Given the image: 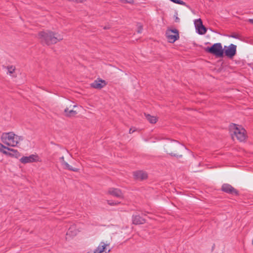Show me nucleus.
<instances>
[{
    "label": "nucleus",
    "mask_w": 253,
    "mask_h": 253,
    "mask_svg": "<svg viewBox=\"0 0 253 253\" xmlns=\"http://www.w3.org/2000/svg\"><path fill=\"white\" fill-rule=\"evenodd\" d=\"M38 37L41 41L46 44H54L63 40V37L52 32H41Z\"/></svg>",
    "instance_id": "obj_1"
},
{
    "label": "nucleus",
    "mask_w": 253,
    "mask_h": 253,
    "mask_svg": "<svg viewBox=\"0 0 253 253\" xmlns=\"http://www.w3.org/2000/svg\"><path fill=\"white\" fill-rule=\"evenodd\" d=\"M1 141L3 143L10 147L16 146L21 140V136L16 135L13 132H4L1 136Z\"/></svg>",
    "instance_id": "obj_2"
},
{
    "label": "nucleus",
    "mask_w": 253,
    "mask_h": 253,
    "mask_svg": "<svg viewBox=\"0 0 253 253\" xmlns=\"http://www.w3.org/2000/svg\"><path fill=\"white\" fill-rule=\"evenodd\" d=\"M229 130L233 139L236 138L241 142L246 140L247 138L246 131L242 126L232 124L230 126Z\"/></svg>",
    "instance_id": "obj_3"
},
{
    "label": "nucleus",
    "mask_w": 253,
    "mask_h": 253,
    "mask_svg": "<svg viewBox=\"0 0 253 253\" xmlns=\"http://www.w3.org/2000/svg\"><path fill=\"white\" fill-rule=\"evenodd\" d=\"M205 51L217 57H222L224 55V49L221 43H214L211 47H208Z\"/></svg>",
    "instance_id": "obj_4"
},
{
    "label": "nucleus",
    "mask_w": 253,
    "mask_h": 253,
    "mask_svg": "<svg viewBox=\"0 0 253 253\" xmlns=\"http://www.w3.org/2000/svg\"><path fill=\"white\" fill-rule=\"evenodd\" d=\"M0 152L9 157H17L19 153L17 150L7 147L0 143Z\"/></svg>",
    "instance_id": "obj_5"
},
{
    "label": "nucleus",
    "mask_w": 253,
    "mask_h": 253,
    "mask_svg": "<svg viewBox=\"0 0 253 253\" xmlns=\"http://www.w3.org/2000/svg\"><path fill=\"white\" fill-rule=\"evenodd\" d=\"M166 36L168 41L173 43L179 38L178 31L176 29L168 30L166 32Z\"/></svg>",
    "instance_id": "obj_6"
},
{
    "label": "nucleus",
    "mask_w": 253,
    "mask_h": 253,
    "mask_svg": "<svg viewBox=\"0 0 253 253\" xmlns=\"http://www.w3.org/2000/svg\"><path fill=\"white\" fill-rule=\"evenodd\" d=\"M22 164L31 163L33 162H40V159L37 154H32L29 156H24L20 159Z\"/></svg>",
    "instance_id": "obj_7"
},
{
    "label": "nucleus",
    "mask_w": 253,
    "mask_h": 253,
    "mask_svg": "<svg viewBox=\"0 0 253 253\" xmlns=\"http://www.w3.org/2000/svg\"><path fill=\"white\" fill-rule=\"evenodd\" d=\"M224 53L229 58H232L236 53V45L231 44L228 46H225Z\"/></svg>",
    "instance_id": "obj_8"
},
{
    "label": "nucleus",
    "mask_w": 253,
    "mask_h": 253,
    "mask_svg": "<svg viewBox=\"0 0 253 253\" xmlns=\"http://www.w3.org/2000/svg\"><path fill=\"white\" fill-rule=\"evenodd\" d=\"M109 246V243L101 242L94 251L93 253H108L110 252V249L107 250V247Z\"/></svg>",
    "instance_id": "obj_9"
},
{
    "label": "nucleus",
    "mask_w": 253,
    "mask_h": 253,
    "mask_svg": "<svg viewBox=\"0 0 253 253\" xmlns=\"http://www.w3.org/2000/svg\"><path fill=\"white\" fill-rule=\"evenodd\" d=\"M195 25L198 33L200 35H204L207 32V29L203 25L202 21L201 19H197L195 21Z\"/></svg>",
    "instance_id": "obj_10"
},
{
    "label": "nucleus",
    "mask_w": 253,
    "mask_h": 253,
    "mask_svg": "<svg viewBox=\"0 0 253 253\" xmlns=\"http://www.w3.org/2000/svg\"><path fill=\"white\" fill-rule=\"evenodd\" d=\"M106 84L107 83L105 80L98 79L90 84V86L95 89H100L106 86Z\"/></svg>",
    "instance_id": "obj_11"
},
{
    "label": "nucleus",
    "mask_w": 253,
    "mask_h": 253,
    "mask_svg": "<svg viewBox=\"0 0 253 253\" xmlns=\"http://www.w3.org/2000/svg\"><path fill=\"white\" fill-rule=\"evenodd\" d=\"M221 189L223 191L230 194H238V191L229 184H223L222 186Z\"/></svg>",
    "instance_id": "obj_12"
},
{
    "label": "nucleus",
    "mask_w": 253,
    "mask_h": 253,
    "mask_svg": "<svg viewBox=\"0 0 253 253\" xmlns=\"http://www.w3.org/2000/svg\"><path fill=\"white\" fill-rule=\"evenodd\" d=\"M108 194L118 198H123V194L122 191L117 188H110L108 191Z\"/></svg>",
    "instance_id": "obj_13"
},
{
    "label": "nucleus",
    "mask_w": 253,
    "mask_h": 253,
    "mask_svg": "<svg viewBox=\"0 0 253 253\" xmlns=\"http://www.w3.org/2000/svg\"><path fill=\"white\" fill-rule=\"evenodd\" d=\"M133 176L135 179L141 180L146 179L148 176L146 172L141 170L134 171Z\"/></svg>",
    "instance_id": "obj_14"
},
{
    "label": "nucleus",
    "mask_w": 253,
    "mask_h": 253,
    "mask_svg": "<svg viewBox=\"0 0 253 253\" xmlns=\"http://www.w3.org/2000/svg\"><path fill=\"white\" fill-rule=\"evenodd\" d=\"M59 160L64 169H68L76 172L78 171V169L73 168L72 166L69 165L67 162H66L64 160V158L63 156L60 157Z\"/></svg>",
    "instance_id": "obj_15"
},
{
    "label": "nucleus",
    "mask_w": 253,
    "mask_h": 253,
    "mask_svg": "<svg viewBox=\"0 0 253 253\" xmlns=\"http://www.w3.org/2000/svg\"><path fill=\"white\" fill-rule=\"evenodd\" d=\"M79 231L76 229V226L75 225H72L69 228L67 235H69L70 236H76Z\"/></svg>",
    "instance_id": "obj_16"
},
{
    "label": "nucleus",
    "mask_w": 253,
    "mask_h": 253,
    "mask_svg": "<svg viewBox=\"0 0 253 253\" xmlns=\"http://www.w3.org/2000/svg\"><path fill=\"white\" fill-rule=\"evenodd\" d=\"M145 222V220L139 215L132 216V223L134 224H140Z\"/></svg>",
    "instance_id": "obj_17"
},
{
    "label": "nucleus",
    "mask_w": 253,
    "mask_h": 253,
    "mask_svg": "<svg viewBox=\"0 0 253 253\" xmlns=\"http://www.w3.org/2000/svg\"><path fill=\"white\" fill-rule=\"evenodd\" d=\"M64 113L66 116L71 117L75 116L77 114V112L73 109L69 110L68 108H66L64 110Z\"/></svg>",
    "instance_id": "obj_18"
},
{
    "label": "nucleus",
    "mask_w": 253,
    "mask_h": 253,
    "mask_svg": "<svg viewBox=\"0 0 253 253\" xmlns=\"http://www.w3.org/2000/svg\"><path fill=\"white\" fill-rule=\"evenodd\" d=\"M6 70H7V74H8L10 76L15 77L16 76L15 71V67L13 66H8L5 67Z\"/></svg>",
    "instance_id": "obj_19"
},
{
    "label": "nucleus",
    "mask_w": 253,
    "mask_h": 253,
    "mask_svg": "<svg viewBox=\"0 0 253 253\" xmlns=\"http://www.w3.org/2000/svg\"><path fill=\"white\" fill-rule=\"evenodd\" d=\"M145 117H146L147 120L150 123L154 124V123H156V122L157 121V119L155 116H151L149 114H145Z\"/></svg>",
    "instance_id": "obj_20"
},
{
    "label": "nucleus",
    "mask_w": 253,
    "mask_h": 253,
    "mask_svg": "<svg viewBox=\"0 0 253 253\" xmlns=\"http://www.w3.org/2000/svg\"><path fill=\"white\" fill-rule=\"evenodd\" d=\"M142 29H143V28H142V26L141 25H139L138 26L137 32L138 33H141L142 32Z\"/></svg>",
    "instance_id": "obj_21"
},
{
    "label": "nucleus",
    "mask_w": 253,
    "mask_h": 253,
    "mask_svg": "<svg viewBox=\"0 0 253 253\" xmlns=\"http://www.w3.org/2000/svg\"><path fill=\"white\" fill-rule=\"evenodd\" d=\"M119 203H116V202H110V201H108V204L111 206H114V205H117L119 204Z\"/></svg>",
    "instance_id": "obj_22"
},
{
    "label": "nucleus",
    "mask_w": 253,
    "mask_h": 253,
    "mask_svg": "<svg viewBox=\"0 0 253 253\" xmlns=\"http://www.w3.org/2000/svg\"><path fill=\"white\" fill-rule=\"evenodd\" d=\"M123 2L125 3H131L133 2V0H121Z\"/></svg>",
    "instance_id": "obj_23"
},
{
    "label": "nucleus",
    "mask_w": 253,
    "mask_h": 253,
    "mask_svg": "<svg viewBox=\"0 0 253 253\" xmlns=\"http://www.w3.org/2000/svg\"><path fill=\"white\" fill-rule=\"evenodd\" d=\"M135 131V130L134 128H130L129 129V133H132V132H134Z\"/></svg>",
    "instance_id": "obj_24"
},
{
    "label": "nucleus",
    "mask_w": 253,
    "mask_h": 253,
    "mask_svg": "<svg viewBox=\"0 0 253 253\" xmlns=\"http://www.w3.org/2000/svg\"><path fill=\"white\" fill-rule=\"evenodd\" d=\"M231 37L232 38H237V35H233L231 36Z\"/></svg>",
    "instance_id": "obj_25"
},
{
    "label": "nucleus",
    "mask_w": 253,
    "mask_h": 253,
    "mask_svg": "<svg viewBox=\"0 0 253 253\" xmlns=\"http://www.w3.org/2000/svg\"><path fill=\"white\" fill-rule=\"evenodd\" d=\"M249 21H250V23L253 24V19H249Z\"/></svg>",
    "instance_id": "obj_26"
},
{
    "label": "nucleus",
    "mask_w": 253,
    "mask_h": 253,
    "mask_svg": "<svg viewBox=\"0 0 253 253\" xmlns=\"http://www.w3.org/2000/svg\"><path fill=\"white\" fill-rule=\"evenodd\" d=\"M170 155H171V156H176L175 154H173V155L172 153H171V154H170Z\"/></svg>",
    "instance_id": "obj_27"
},
{
    "label": "nucleus",
    "mask_w": 253,
    "mask_h": 253,
    "mask_svg": "<svg viewBox=\"0 0 253 253\" xmlns=\"http://www.w3.org/2000/svg\"><path fill=\"white\" fill-rule=\"evenodd\" d=\"M76 105H73V107H76Z\"/></svg>",
    "instance_id": "obj_28"
}]
</instances>
